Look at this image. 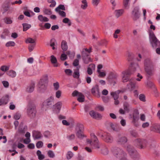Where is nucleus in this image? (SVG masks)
I'll return each mask as SVG.
<instances>
[{
    "mask_svg": "<svg viewBox=\"0 0 160 160\" xmlns=\"http://www.w3.org/2000/svg\"><path fill=\"white\" fill-rule=\"evenodd\" d=\"M22 26L23 27V31H27L28 29L31 27V25L30 24L26 23L23 24Z\"/></svg>",
    "mask_w": 160,
    "mask_h": 160,
    "instance_id": "4c0bfd02",
    "label": "nucleus"
},
{
    "mask_svg": "<svg viewBox=\"0 0 160 160\" xmlns=\"http://www.w3.org/2000/svg\"><path fill=\"white\" fill-rule=\"evenodd\" d=\"M62 92L60 90H58L55 93V96L58 98H60L61 96Z\"/></svg>",
    "mask_w": 160,
    "mask_h": 160,
    "instance_id": "6e6d98bb",
    "label": "nucleus"
},
{
    "mask_svg": "<svg viewBox=\"0 0 160 160\" xmlns=\"http://www.w3.org/2000/svg\"><path fill=\"white\" fill-rule=\"evenodd\" d=\"M82 58L84 63L86 64H88L89 62L92 61L91 58L89 57V56H88L86 57H82Z\"/></svg>",
    "mask_w": 160,
    "mask_h": 160,
    "instance_id": "e433bc0d",
    "label": "nucleus"
},
{
    "mask_svg": "<svg viewBox=\"0 0 160 160\" xmlns=\"http://www.w3.org/2000/svg\"><path fill=\"white\" fill-rule=\"evenodd\" d=\"M149 60L146 59L145 61V71L147 74L149 75L152 76L153 74L154 71V68L149 65Z\"/></svg>",
    "mask_w": 160,
    "mask_h": 160,
    "instance_id": "6e6552de",
    "label": "nucleus"
},
{
    "mask_svg": "<svg viewBox=\"0 0 160 160\" xmlns=\"http://www.w3.org/2000/svg\"><path fill=\"white\" fill-rule=\"evenodd\" d=\"M50 45L53 50L57 49V42L55 39H52L50 41Z\"/></svg>",
    "mask_w": 160,
    "mask_h": 160,
    "instance_id": "5701e85b",
    "label": "nucleus"
},
{
    "mask_svg": "<svg viewBox=\"0 0 160 160\" xmlns=\"http://www.w3.org/2000/svg\"><path fill=\"white\" fill-rule=\"evenodd\" d=\"M127 150L129 154L132 156L134 160H138L140 158V156L137 151L134 149L133 147L130 145L127 146Z\"/></svg>",
    "mask_w": 160,
    "mask_h": 160,
    "instance_id": "0eeeda50",
    "label": "nucleus"
},
{
    "mask_svg": "<svg viewBox=\"0 0 160 160\" xmlns=\"http://www.w3.org/2000/svg\"><path fill=\"white\" fill-rule=\"evenodd\" d=\"M60 58L62 61L65 60L67 58V56L65 53H62L61 55Z\"/></svg>",
    "mask_w": 160,
    "mask_h": 160,
    "instance_id": "69168bd1",
    "label": "nucleus"
},
{
    "mask_svg": "<svg viewBox=\"0 0 160 160\" xmlns=\"http://www.w3.org/2000/svg\"><path fill=\"white\" fill-rule=\"evenodd\" d=\"M132 17L134 20H136L139 18L140 15L139 12V8L138 7H135L132 13Z\"/></svg>",
    "mask_w": 160,
    "mask_h": 160,
    "instance_id": "f8f14e48",
    "label": "nucleus"
},
{
    "mask_svg": "<svg viewBox=\"0 0 160 160\" xmlns=\"http://www.w3.org/2000/svg\"><path fill=\"white\" fill-rule=\"evenodd\" d=\"M127 141V138L125 136H118L117 141L119 144L122 145L126 143Z\"/></svg>",
    "mask_w": 160,
    "mask_h": 160,
    "instance_id": "4468645a",
    "label": "nucleus"
},
{
    "mask_svg": "<svg viewBox=\"0 0 160 160\" xmlns=\"http://www.w3.org/2000/svg\"><path fill=\"white\" fill-rule=\"evenodd\" d=\"M36 43L33 44H30L28 46V49L30 52H31L34 49Z\"/></svg>",
    "mask_w": 160,
    "mask_h": 160,
    "instance_id": "bf43d9fd",
    "label": "nucleus"
},
{
    "mask_svg": "<svg viewBox=\"0 0 160 160\" xmlns=\"http://www.w3.org/2000/svg\"><path fill=\"white\" fill-rule=\"evenodd\" d=\"M112 151L113 155L116 158H119L120 160L122 158H124L126 156V153L122 150L117 147L113 148Z\"/></svg>",
    "mask_w": 160,
    "mask_h": 160,
    "instance_id": "7ed1b4c3",
    "label": "nucleus"
},
{
    "mask_svg": "<svg viewBox=\"0 0 160 160\" xmlns=\"http://www.w3.org/2000/svg\"><path fill=\"white\" fill-rule=\"evenodd\" d=\"M152 130L153 131L157 132L158 133H160V125L158 124H155L153 127Z\"/></svg>",
    "mask_w": 160,
    "mask_h": 160,
    "instance_id": "c756f323",
    "label": "nucleus"
},
{
    "mask_svg": "<svg viewBox=\"0 0 160 160\" xmlns=\"http://www.w3.org/2000/svg\"><path fill=\"white\" fill-rule=\"evenodd\" d=\"M90 67H88L87 68V72L89 75H91L92 74V69H95V66L94 64H91L89 65Z\"/></svg>",
    "mask_w": 160,
    "mask_h": 160,
    "instance_id": "b1692460",
    "label": "nucleus"
},
{
    "mask_svg": "<svg viewBox=\"0 0 160 160\" xmlns=\"http://www.w3.org/2000/svg\"><path fill=\"white\" fill-rule=\"evenodd\" d=\"M75 129L76 131H84V127L82 124L80 123H78L76 125Z\"/></svg>",
    "mask_w": 160,
    "mask_h": 160,
    "instance_id": "a878e982",
    "label": "nucleus"
},
{
    "mask_svg": "<svg viewBox=\"0 0 160 160\" xmlns=\"http://www.w3.org/2000/svg\"><path fill=\"white\" fill-rule=\"evenodd\" d=\"M43 145V143L41 141H38L36 145V147L38 148H42Z\"/></svg>",
    "mask_w": 160,
    "mask_h": 160,
    "instance_id": "4d7b16f0",
    "label": "nucleus"
},
{
    "mask_svg": "<svg viewBox=\"0 0 160 160\" xmlns=\"http://www.w3.org/2000/svg\"><path fill=\"white\" fill-rule=\"evenodd\" d=\"M48 156L51 158H53L55 156L53 152L51 150H49L48 152Z\"/></svg>",
    "mask_w": 160,
    "mask_h": 160,
    "instance_id": "864d4df0",
    "label": "nucleus"
},
{
    "mask_svg": "<svg viewBox=\"0 0 160 160\" xmlns=\"http://www.w3.org/2000/svg\"><path fill=\"white\" fill-rule=\"evenodd\" d=\"M61 9L63 10H65V7L64 5L60 4L55 9V11H60V10Z\"/></svg>",
    "mask_w": 160,
    "mask_h": 160,
    "instance_id": "de8ad7c7",
    "label": "nucleus"
},
{
    "mask_svg": "<svg viewBox=\"0 0 160 160\" xmlns=\"http://www.w3.org/2000/svg\"><path fill=\"white\" fill-rule=\"evenodd\" d=\"M82 4L81 7L83 9H85L88 7V3L86 0H83L82 1Z\"/></svg>",
    "mask_w": 160,
    "mask_h": 160,
    "instance_id": "f704fd0d",
    "label": "nucleus"
},
{
    "mask_svg": "<svg viewBox=\"0 0 160 160\" xmlns=\"http://www.w3.org/2000/svg\"><path fill=\"white\" fill-rule=\"evenodd\" d=\"M97 72L99 74L98 76L99 77H104L106 75V73L105 72H102L100 71Z\"/></svg>",
    "mask_w": 160,
    "mask_h": 160,
    "instance_id": "680f3d73",
    "label": "nucleus"
},
{
    "mask_svg": "<svg viewBox=\"0 0 160 160\" xmlns=\"http://www.w3.org/2000/svg\"><path fill=\"white\" fill-rule=\"evenodd\" d=\"M61 48L63 51H66L68 48V46L67 42L64 40H62L61 42Z\"/></svg>",
    "mask_w": 160,
    "mask_h": 160,
    "instance_id": "bb28decb",
    "label": "nucleus"
},
{
    "mask_svg": "<svg viewBox=\"0 0 160 160\" xmlns=\"http://www.w3.org/2000/svg\"><path fill=\"white\" fill-rule=\"evenodd\" d=\"M37 155L38 156V159L40 160H42L45 158L44 155L41 154V152L39 150L37 151Z\"/></svg>",
    "mask_w": 160,
    "mask_h": 160,
    "instance_id": "c9c22d12",
    "label": "nucleus"
},
{
    "mask_svg": "<svg viewBox=\"0 0 160 160\" xmlns=\"http://www.w3.org/2000/svg\"><path fill=\"white\" fill-rule=\"evenodd\" d=\"M35 83L34 82H32L29 85L27 88V91L30 93L32 92L34 89Z\"/></svg>",
    "mask_w": 160,
    "mask_h": 160,
    "instance_id": "393cba45",
    "label": "nucleus"
},
{
    "mask_svg": "<svg viewBox=\"0 0 160 160\" xmlns=\"http://www.w3.org/2000/svg\"><path fill=\"white\" fill-rule=\"evenodd\" d=\"M92 92L94 95L97 94L99 95L100 92L98 86L97 85H95L92 89Z\"/></svg>",
    "mask_w": 160,
    "mask_h": 160,
    "instance_id": "4be33fe9",
    "label": "nucleus"
},
{
    "mask_svg": "<svg viewBox=\"0 0 160 160\" xmlns=\"http://www.w3.org/2000/svg\"><path fill=\"white\" fill-rule=\"evenodd\" d=\"M2 98L3 99V101L5 102V103H4V104H6L8 102L9 96L8 95H6L3 97Z\"/></svg>",
    "mask_w": 160,
    "mask_h": 160,
    "instance_id": "79ce46f5",
    "label": "nucleus"
},
{
    "mask_svg": "<svg viewBox=\"0 0 160 160\" xmlns=\"http://www.w3.org/2000/svg\"><path fill=\"white\" fill-rule=\"evenodd\" d=\"M37 111L35 105L33 103H29L27 107V113L31 118H34L36 116Z\"/></svg>",
    "mask_w": 160,
    "mask_h": 160,
    "instance_id": "20e7f679",
    "label": "nucleus"
},
{
    "mask_svg": "<svg viewBox=\"0 0 160 160\" xmlns=\"http://www.w3.org/2000/svg\"><path fill=\"white\" fill-rule=\"evenodd\" d=\"M119 90H118L115 92H112L110 93L111 95L113 97L114 99H118L119 97L118 94L120 93Z\"/></svg>",
    "mask_w": 160,
    "mask_h": 160,
    "instance_id": "c85d7f7f",
    "label": "nucleus"
},
{
    "mask_svg": "<svg viewBox=\"0 0 160 160\" xmlns=\"http://www.w3.org/2000/svg\"><path fill=\"white\" fill-rule=\"evenodd\" d=\"M103 137V140L107 143H112L113 141V138L109 133H106L104 135H102Z\"/></svg>",
    "mask_w": 160,
    "mask_h": 160,
    "instance_id": "ddd939ff",
    "label": "nucleus"
},
{
    "mask_svg": "<svg viewBox=\"0 0 160 160\" xmlns=\"http://www.w3.org/2000/svg\"><path fill=\"white\" fill-rule=\"evenodd\" d=\"M91 140L87 139V142L89 143L91 146L95 148H99V146L98 140L94 133H92L91 134Z\"/></svg>",
    "mask_w": 160,
    "mask_h": 160,
    "instance_id": "39448f33",
    "label": "nucleus"
},
{
    "mask_svg": "<svg viewBox=\"0 0 160 160\" xmlns=\"http://www.w3.org/2000/svg\"><path fill=\"white\" fill-rule=\"evenodd\" d=\"M51 135V133L48 131H46L44 133V136L46 138H49Z\"/></svg>",
    "mask_w": 160,
    "mask_h": 160,
    "instance_id": "774afa93",
    "label": "nucleus"
},
{
    "mask_svg": "<svg viewBox=\"0 0 160 160\" xmlns=\"http://www.w3.org/2000/svg\"><path fill=\"white\" fill-rule=\"evenodd\" d=\"M123 10L122 9L117 10L115 11V14L117 18L121 16L123 13Z\"/></svg>",
    "mask_w": 160,
    "mask_h": 160,
    "instance_id": "cd10ccee",
    "label": "nucleus"
},
{
    "mask_svg": "<svg viewBox=\"0 0 160 160\" xmlns=\"http://www.w3.org/2000/svg\"><path fill=\"white\" fill-rule=\"evenodd\" d=\"M30 13H32V15H34V13L32 11L29 12L28 10H27L23 12V14L24 15L29 17H30L32 16V15Z\"/></svg>",
    "mask_w": 160,
    "mask_h": 160,
    "instance_id": "ea45409f",
    "label": "nucleus"
},
{
    "mask_svg": "<svg viewBox=\"0 0 160 160\" xmlns=\"http://www.w3.org/2000/svg\"><path fill=\"white\" fill-rule=\"evenodd\" d=\"M102 99L105 103H108L109 101V98L108 97L103 96Z\"/></svg>",
    "mask_w": 160,
    "mask_h": 160,
    "instance_id": "052dcab7",
    "label": "nucleus"
},
{
    "mask_svg": "<svg viewBox=\"0 0 160 160\" xmlns=\"http://www.w3.org/2000/svg\"><path fill=\"white\" fill-rule=\"evenodd\" d=\"M75 135L73 134H72L67 136V138L68 140H72L75 139Z\"/></svg>",
    "mask_w": 160,
    "mask_h": 160,
    "instance_id": "5fc2aeb1",
    "label": "nucleus"
},
{
    "mask_svg": "<svg viewBox=\"0 0 160 160\" xmlns=\"http://www.w3.org/2000/svg\"><path fill=\"white\" fill-rule=\"evenodd\" d=\"M90 115L93 118L98 119L102 117L101 115L98 112H96L93 111H91L89 112Z\"/></svg>",
    "mask_w": 160,
    "mask_h": 160,
    "instance_id": "6ab92c4d",
    "label": "nucleus"
},
{
    "mask_svg": "<svg viewBox=\"0 0 160 160\" xmlns=\"http://www.w3.org/2000/svg\"><path fill=\"white\" fill-rule=\"evenodd\" d=\"M91 47L89 48V49L87 48L83 49L82 51V57H86L89 56L90 53L92 52Z\"/></svg>",
    "mask_w": 160,
    "mask_h": 160,
    "instance_id": "dca6fc26",
    "label": "nucleus"
},
{
    "mask_svg": "<svg viewBox=\"0 0 160 160\" xmlns=\"http://www.w3.org/2000/svg\"><path fill=\"white\" fill-rule=\"evenodd\" d=\"M53 86L54 89L56 90H58L59 87V84L58 82H56L53 83Z\"/></svg>",
    "mask_w": 160,
    "mask_h": 160,
    "instance_id": "e2e57ef3",
    "label": "nucleus"
},
{
    "mask_svg": "<svg viewBox=\"0 0 160 160\" xmlns=\"http://www.w3.org/2000/svg\"><path fill=\"white\" fill-rule=\"evenodd\" d=\"M135 80L132 79L129 80V82L127 85V88L130 90H132L135 88H138L139 86Z\"/></svg>",
    "mask_w": 160,
    "mask_h": 160,
    "instance_id": "9d476101",
    "label": "nucleus"
},
{
    "mask_svg": "<svg viewBox=\"0 0 160 160\" xmlns=\"http://www.w3.org/2000/svg\"><path fill=\"white\" fill-rule=\"evenodd\" d=\"M54 99L53 96H50L46 100H45L42 103V108H44V106H50L52 105L54 103Z\"/></svg>",
    "mask_w": 160,
    "mask_h": 160,
    "instance_id": "9b49d317",
    "label": "nucleus"
},
{
    "mask_svg": "<svg viewBox=\"0 0 160 160\" xmlns=\"http://www.w3.org/2000/svg\"><path fill=\"white\" fill-rule=\"evenodd\" d=\"M7 74L9 76L12 78H14L16 76V72L13 70H10L8 72H7Z\"/></svg>",
    "mask_w": 160,
    "mask_h": 160,
    "instance_id": "7c9ffc66",
    "label": "nucleus"
},
{
    "mask_svg": "<svg viewBox=\"0 0 160 160\" xmlns=\"http://www.w3.org/2000/svg\"><path fill=\"white\" fill-rule=\"evenodd\" d=\"M66 74L68 75H71L72 73V71L70 69H66L65 70Z\"/></svg>",
    "mask_w": 160,
    "mask_h": 160,
    "instance_id": "0e129e2a",
    "label": "nucleus"
},
{
    "mask_svg": "<svg viewBox=\"0 0 160 160\" xmlns=\"http://www.w3.org/2000/svg\"><path fill=\"white\" fill-rule=\"evenodd\" d=\"M15 45V42L13 41H9L5 45L7 47H13Z\"/></svg>",
    "mask_w": 160,
    "mask_h": 160,
    "instance_id": "37998d69",
    "label": "nucleus"
},
{
    "mask_svg": "<svg viewBox=\"0 0 160 160\" xmlns=\"http://www.w3.org/2000/svg\"><path fill=\"white\" fill-rule=\"evenodd\" d=\"M48 82L47 78H42L40 79L38 84V91L40 92H43L47 88V85Z\"/></svg>",
    "mask_w": 160,
    "mask_h": 160,
    "instance_id": "423d86ee",
    "label": "nucleus"
},
{
    "mask_svg": "<svg viewBox=\"0 0 160 160\" xmlns=\"http://www.w3.org/2000/svg\"><path fill=\"white\" fill-rule=\"evenodd\" d=\"M43 12L46 14L51 15L52 14V12L50 9L44 8L43 10Z\"/></svg>",
    "mask_w": 160,
    "mask_h": 160,
    "instance_id": "09e8293b",
    "label": "nucleus"
},
{
    "mask_svg": "<svg viewBox=\"0 0 160 160\" xmlns=\"http://www.w3.org/2000/svg\"><path fill=\"white\" fill-rule=\"evenodd\" d=\"M62 103L61 102H58L53 105V109L56 112L58 113L61 109Z\"/></svg>",
    "mask_w": 160,
    "mask_h": 160,
    "instance_id": "2eb2a0df",
    "label": "nucleus"
},
{
    "mask_svg": "<svg viewBox=\"0 0 160 160\" xmlns=\"http://www.w3.org/2000/svg\"><path fill=\"white\" fill-rule=\"evenodd\" d=\"M122 81L123 82L129 81V76L132 74V73L129 69L127 70L122 72Z\"/></svg>",
    "mask_w": 160,
    "mask_h": 160,
    "instance_id": "1a4fd4ad",
    "label": "nucleus"
},
{
    "mask_svg": "<svg viewBox=\"0 0 160 160\" xmlns=\"http://www.w3.org/2000/svg\"><path fill=\"white\" fill-rule=\"evenodd\" d=\"M132 73V74L136 72H139L141 71V69L140 68L138 65L137 64H133L130 69H129Z\"/></svg>",
    "mask_w": 160,
    "mask_h": 160,
    "instance_id": "f3484780",
    "label": "nucleus"
},
{
    "mask_svg": "<svg viewBox=\"0 0 160 160\" xmlns=\"http://www.w3.org/2000/svg\"><path fill=\"white\" fill-rule=\"evenodd\" d=\"M38 18L41 22H48L49 20L47 18L44 17L42 15H39L38 16Z\"/></svg>",
    "mask_w": 160,
    "mask_h": 160,
    "instance_id": "2f4dec72",
    "label": "nucleus"
},
{
    "mask_svg": "<svg viewBox=\"0 0 160 160\" xmlns=\"http://www.w3.org/2000/svg\"><path fill=\"white\" fill-rule=\"evenodd\" d=\"M79 72L78 69L74 72L73 74V77L74 78H79Z\"/></svg>",
    "mask_w": 160,
    "mask_h": 160,
    "instance_id": "8fccbe9b",
    "label": "nucleus"
},
{
    "mask_svg": "<svg viewBox=\"0 0 160 160\" xmlns=\"http://www.w3.org/2000/svg\"><path fill=\"white\" fill-rule=\"evenodd\" d=\"M137 78L135 79V80L140 82L143 78L142 76L139 73H138L137 75Z\"/></svg>",
    "mask_w": 160,
    "mask_h": 160,
    "instance_id": "3c124183",
    "label": "nucleus"
},
{
    "mask_svg": "<svg viewBox=\"0 0 160 160\" xmlns=\"http://www.w3.org/2000/svg\"><path fill=\"white\" fill-rule=\"evenodd\" d=\"M9 69V67L6 66V65H3L2 66L1 68H0V69H1L2 71L5 72L8 70Z\"/></svg>",
    "mask_w": 160,
    "mask_h": 160,
    "instance_id": "c03bdc74",
    "label": "nucleus"
},
{
    "mask_svg": "<svg viewBox=\"0 0 160 160\" xmlns=\"http://www.w3.org/2000/svg\"><path fill=\"white\" fill-rule=\"evenodd\" d=\"M77 100L80 102H83L84 101V97L82 94L80 93L79 94V97L77 99Z\"/></svg>",
    "mask_w": 160,
    "mask_h": 160,
    "instance_id": "58836bf2",
    "label": "nucleus"
},
{
    "mask_svg": "<svg viewBox=\"0 0 160 160\" xmlns=\"http://www.w3.org/2000/svg\"><path fill=\"white\" fill-rule=\"evenodd\" d=\"M149 41L153 48L160 47V42L156 38L153 32H150L149 34Z\"/></svg>",
    "mask_w": 160,
    "mask_h": 160,
    "instance_id": "f03ea898",
    "label": "nucleus"
},
{
    "mask_svg": "<svg viewBox=\"0 0 160 160\" xmlns=\"http://www.w3.org/2000/svg\"><path fill=\"white\" fill-rule=\"evenodd\" d=\"M138 114L139 112H138L136 111L134 112L132 114V118L133 120L132 121V122L135 124L136 122L138 121Z\"/></svg>",
    "mask_w": 160,
    "mask_h": 160,
    "instance_id": "aec40b11",
    "label": "nucleus"
},
{
    "mask_svg": "<svg viewBox=\"0 0 160 160\" xmlns=\"http://www.w3.org/2000/svg\"><path fill=\"white\" fill-rule=\"evenodd\" d=\"M140 119L142 121H145L146 119V116L144 114H141L140 115Z\"/></svg>",
    "mask_w": 160,
    "mask_h": 160,
    "instance_id": "338daca9",
    "label": "nucleus"
},
{
    "mask_svg": "<svg viewBox=\"0 0 160 160\" xmlns=\"http://www.w3.org/2000/svg\"><path fill=\"white\" fill-rule=\"evenodd\" d=\"M73 156V153L71 151H68L67 154V158L68 159H70Z\"/></svg>",
    "mask_w": 160,
    "mask_h": 160,
    "instance_id": "603ef678",
    "label": "nucleus"
},
{
    "mask_svg": "<svg viewBox=\"0 0 160 160\" xmlns=\"http://www.w3.org/2000/svg\"><path fill=\"white\" fill-rule=\"evenodd\" d=\"M4 20L5 23L7 24H11L12 22V20L10 18L6 17L4 19Z\"/></svg>",
    "mask_w": 160,
    "mask_h": 160,
    "instance_id": "a19ab883",
    "label": "nucleus"
},
{
    "mask_svg": "<svg viewBox=\"0 0 160 160\" xmlns=\"http://www.w3.org/2000/svg\"><path fill=\"white\" fill-rule=\"evenodd\" d=\"M51 61L52 64H56L57 62V60L56 58L53 55H52L51 56ZM54 66L57 67L58 65L57 64L54 65Z\"/></svg>",
    "mask_w": 160,
    "mask_h": 160,
    "instance_id": "72a5a7b5",
    "label": "nucleus"
},
{
    "mask_svg": "<svg viewBox=\"0 0 160 160\" xmlns=\"http://www.w3.org/2000/svg\"><path fill=\"white\" fill-rule=\"evenodd\" d=\"M26 43H35V40L31 38H28L25 41Z\"/></svg>",
    "mask_w": 160,
    "mask_h": 160,
    "instance_id": "a18cd8bd",
    "label": "nucleus"
},
{
    "mask_svg": "<svg viewBox=\"0 0 160 160\" xmlns=\"http://www.w3.org/2000/svg\"><path fill=\"white\" fill-rule=\"evenodd\" d=\"M84 131H76L75 133L78 138L80 139H82L86 137V136L84 133Z\"/></svg>",
    "mask_w": 160,
    "mask_h": 160,
    "instance_id": "a211bd4d",
    "label": "nucleus"
},
{
    "mask_svg": "<svg viewBox=\"0 0 160 160\" xmlns=\"http://www.w3.org/2000/svg\"><path fill=\"white\" fill-rule=\"evenodd\" d=\"M139 99L142 102H144L146 101L145 97L143 94H140L139 95Z\"/></svg>",
    "mask_w": 160,
    "mask_h": 160,
    "instance_id": "13d9d810",
    "label": "nucleus"
},
{
    "mask_svg": "<svg viewBox=\"0 0 160 160\" xmlns=\"http://www.w3.org/2000/svg\"><path fill=\"white\" fill-rule=\"evenodd\" d=\"M124 109L126 112H128L130 109V105L129 103L127 102H125L123 104Z\"/></svg>",
    "mask_w": 160,
    "mask_h": 160,
    "instance_id": "473e14b6",
    "label": "nucleus"
},
{
    "mask_svg": "<svg viewBox=\"0 0 160 160\" xmlns=\"http://www.w3.org/2000/svg\"><path fill=\"white\" fill-rule=\"evenodd\" d=\"M134 142L137 146L141 149L144 148L148 145H149L151 148L155 146L154 142H153L152 143L151 142H148L147 141L143 139H137Z\"/></svg>",
    "mask_w": 160,
    "mask_h": 160,
    "instance_id": "f257e3e1",
    "label": "nucleus"
},
{
    "mask_svg": "<svg viewBox=\"0 0 160 160\" xmlns=\"http://www.w3.org/2000/svg\"><path fill=\"white\" fill-rule=\"evenodd\" d=\"M32 136L34 139H39L41 137V134L39 132L34 131L32 132Z\"/></svg>",
    "mask_w": 160,
    "mask_h": 160,
    "instance_id": "412c9836",
    "label": "nucleus"
},
{
    "mask_svg": "<svg viewBox=\"0 0 160 160\" xmlns=\"http://www.w3.org/2000/svg\"><path fill=\"white\" fill-rule=\"evenodd\" d=\"M62 22L65 23H68V26H70L71 25V22L70 20L68 18H65L63 19Z\"/></svg>",
    "mask_w": 160,
    "mask_h": 160,
    "instance_id": "49530a36",
    "label": "nucleus"
}]
</instances>
